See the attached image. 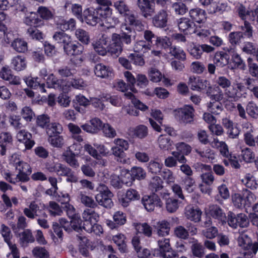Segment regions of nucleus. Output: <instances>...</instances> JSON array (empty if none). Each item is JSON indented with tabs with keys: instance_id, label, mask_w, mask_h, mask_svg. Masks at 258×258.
<instances>
[{
	"instance_id": "1",
	"label": "nucleus",
	"mask_w": 258,
	"mask_h": 258,
	"mask_svg": "<svg viewBox=\"0 0 258 258\" xmlns=\"http://www.w3.org/2000/svg\"><path fill=\"white\" fill-rule=\"evenodd\" d=\"M136 38L135 32L130 27L124 24L120 26V34H112L110 43L107 47L108 40L105 34H102L92 45L95 51L101 55H105L108 52L117 56L122 51L123 44L125 46L130 45Z\"/></svg>"
},
{
	"instance_id": "2",
	"label": "nucleus",
	"mask_w": 258,
	"mask_h": 258,
	"mask_svg": "<svg viewBox=\"0 0 258 258\" xmlns=\"http://www.w3.org/2000/svg\"><path fill=\"white\" fill-rule=\"evenodd\" d=\"M46 208V206L44 204H37L35 201H32L28 207L24 209L23 213L29 219H34L37 218L38 224L44 229H48L49 225L46 219L48 215L44 211Z\"/></svg>"
},
{
	"instance_id": "3",
	"label": "nucleus",
	"mask_w": 258,
	"mask_h": 258,
	"mask_svg": "<svg viewBox=\"0 0 258 258\" xmlns=\"http://www.w3.org/2000/svg\"><path fill=\"white\" fill-rule=\"evenodd\" d=\"M84 220L83 229L88 233H94L100 235L103 232V228L100 225L96 224L99 219L98 214L91 209H86L83 213Z\"/></svg>"
},
{
	"instance_id": "4",
	"label": "nucleus",
	"mask_w": 258,
	"mask_h": 258,
	"mask_svg": "<svg viewBox=\"0 0 258 258\" xmlns=\"http://www.w3.org/2000/svg\"><path fill=\"white\" fill-rule=\"evenodd\" d=\"M10 162L18 171L17 177L21 180V182H28L30 179L29 176L32 172L30 165L21 160L19 155L16 154L11 156Z\"/></svg>"
},
{
	"instance_id": "5",
	"label": "nucleus",
	"mask_w": 258,
	"mask_h": 258,
	"mask_svg": "<svg viewBox=\"0 0 258 258\" xmlns=\"http://www.w3.org/2000/svg\"><path fill=\"white\" fill-rule=\"evenodd\" d=\"M238 244L244 249H250L251 251L244 252L245 258H251L255 254L258 250V242L251 243V240L249 235L244 231L239 232L237 237Z\"/></svg>"
},
{
	"instance_id": "6",
	"label": "nucleus",
	"mask_w": 258,
	"mask_h": 258,
	"mask_svg": "<svg viewBox=\"0 0 258 258\" xmlns=\"http://www.w3.org/2000/svg\"><path fill=\"white\" fill-rule=\"evenodd\" d=\"M194 167L197 171L202 172L200 178L203 183L208 186L213 184L215 178L211 172L212 168L210 165L197 163L194 165Z\"/></svg>"
},
{
	"instance_id": "7",
	"label": "nucleus",
	"mask_w": 258,
	"mask_h": 258,
	"mask_svg": "<svg viewBox=\"0 0 258 258\" xmlns=\"http://www.w3.org/2000/svg\"><path fill=\"white\" fill-rule=\"evenodd\" d=\"M96 11L100 19H104L106 21V27L114 28L116 25L119 23V19L115 17H111L112 14V9L110 7L96 8Z\"/></svg>"
},
{
	"instance_id": "8",
	"label": "nucleus",
	"mask_w": 258,
	"mask_h": 258,
	"mask_svg": "<svg viewBox=\"0 0 258 258\" xmlns=\"http://www.w3.org/2000/svg\"><path fill=\"white\" fill-rule=\"evenodd\" d=\"M175 147L177 151L172 152V155L178 158L180 163H186L187 160L184 155H187L191 152V147L184 142L176 144Z\"/></svg>"
},
{
	"instance_id": "9",
	"label": "nucleus",
	"mask_w": 258,
	"mask_h": 258,
	"mask_svg": "<svg viewBox=\"0 0 258 258\" xmlns=\"http://www.w3.org/2000/svg\"><path fill=\"white\" fill-rule=\"evenodd\" d=\"M142 203L148 211H153L155 207H161L163 205L160 199L155 194H153L150 196H144L142 199Z\"/></svg>"
},
{
	"instance_id": "10",
	"label": "nucleus",
	"mask_w": 258,
	"mask_h": 258,
	"mask_svg": "<svg viewBox=\"0 0 258 258\" xmlns=\"http://www.w3.org/2000/svg\"><path fill=\"white\" fill-rule=\"evenodd\" d=\"M153 2V0H137V5L143 17H150L155 13V7L152 5Z\"/></svg>"
},
{
	"instance_id": "11",
	"label": "nucleus",
	"mask_w": 258,
	"mask_h": 258,
	"mask_svg": "<svg viewBox=\"0 0 258 258\" xmlns=\"http://www.w3.org/2000/svg\"><path fill=\"white\" fill-rule=\"evenodd\" d=\"M63 49L66 54L72 56L81 55L84 51V47L79 43L73 42L72 38L63 46Z\"/></svg>"
},
{
	"instance_id": "12",
	"label": "nucleus",
	"mask_w": 258,
	"mask_h": 258,
	"mask_svg": "<svg viewBox=\"0 0 258 258\" xmlns=\"http://www.w3.org/2000/svg\"><path fill=\"white\" fill-rule=\"evenodd\" d=\"M202 212L201 209L192 205H189L185 207L184 215L185 217L194 222H199L201 220Z\"/></svg>"
},
{
	"instance_id": "13",
	"label": "nucleus",
	"mask_w": 258,
	"mask_h": 258,
	"mask_svg": "<svg viewBox=\"0 0 258 258\" xmlns=\"http://www.w3.org/2000/svg\"><path fill=\"white\" fill-rule=\"evenodd\" d=\"M195 109L192 106L185 105L180 110V121L185 124L191 123L194 121Z\"/></svg>"
},
{
	"instance_id": "14",
	"label": "nucleus",
	"mask_w": 258,
	"mask_h": 258,
	"mask_svg": "<svg viewBox=\"0 0 258 258\" xmlns=\"http://www.w3.org/2000/svg\"><path fill=\"white\" fill-rule=\"evenodd\" d=\"M16 138L20 142L25 144L26 149H31L35 144L34 140H32V135L25 130H20L16 135Z\"/></svg>"
},
{
	"instance_id": "15",
	"label": "nucleus",
	"mask_w": 258,
	"mask_h": 258,
	"mask_svg": "<svg viewBox=\"0 0 258 258\" xmlns=\"http://www.w3.org/2000/svg\"><path fill=\"white\" fill-rule=\"evenodd\" d=\"M13 145V137L9 132H3L0 134V154L2 156L6 154L10 146Z\"/></svg>"
},
{
	"instance_id": "16",
	"label": "nucleus",
	"mask_w": 258,
	"mask_h": 258,
	"mask_svg": "<svg viewBox=\"0 0 258 258\" xmlns=\"http://www.w3.org/2000/svg\"><path fill=\"white\" fill-rule=\"evenodd\" d=\"M83 15L84 21L88 25L95 26L100 21L95 9L88 8L84 11Z\"/></svg>"
},
{
	"instance_id": "17",
	"label": "nucleus",
	"mask_w": 258,
	"mask_h": 258,
	"mask_svg": "<svg viewBox=\"0 0 258 258\" xmlns=\"http://www.w3.org/2000/svg\"><path fill=\"white\" fill-rule=\"evenodd\" d=\"M168 14L164 10H160L152 18L153 25L157 28H164L167 26Z\"/></svg>"
},
{
	"instance_id": "18",
	"label": "nucleus",
	"mask_w": 258,
	"mask_h": 258,
	"mask_svg": "<svg viewBox=\"0 0 258 258\" xmlns=\"http://www.w3.org/2000/svg\"><path fill=\"white\" fill-rule=\"evenodd\" d=\"M48 88H53L55 89L62 90L63 92L67 90L65 88L66 82L63 80L58 79L53 74L49 75L46 81Z\"/></svg>"
},
{
	"instance_id": "19",
	"label": "nucleus",
	"mask_w": 258,
	"mask_h": 258,
	"mask_svg": "<svg viewBox=\"0 0 258 258\" xmlns=\"http://www.w3.org/2000/svg\"><path fill=\"white\" fill-rule=\"evenodd\" d=\"M179 30L186 34H191L195 32V24L186 18H182L177 21Z\"/></svg>"
},
{
	"instance_id": "20",
	"label": "nucleus",
	"mask_w": 258,
	"mask_h": 258,
	"mask_svg": "<svg viewBox=\"0 0 258 258\" xmlns=\"http://www.w3.org/2000/svg\"><path fill=\"white\" fill-rule=\"evenodd\" d=\"M0 77L3 80L8 81L11 84L19 85L21 80L19 77L14 76L11 69L3 67L0 71Z\"/></svg>"
},
{
	"instance_id": "21",
	"label": "nucleus",
	"mask_w": 258,
	"mask_h": 258,
	"mask_svg": "<svg viewBox=\"0 0 258 258\" xmlns=\"http://www.w3.org/2000/svg\"><path fill=\"white\" fill-rule=\"evenodd\" d=\"M206 89V94L211 100L221 101L223 99L224 94L218 86H212L209 83Z\"/></svg>"
},
{
	"instance_id": "22",
	"label": "nucleus",
	"mask_w": 258,
	"mask_h": 258,
	"mask_svg": "<svg viewBox=\"0 0 258 258\" xmlns=\"http://www.w3.org/2000/svg\"><path fill=\"white\" fill-rule=\"evenodd\" d=\"M158 248H155L153 251V255L157 257L161 253H163L168 249H170L171 247L170 239L164 237H160L157 240Z\"/></svg>"
},
{
	"instance_id": "23",
	"label": "nucleus",
	"mask_w": 258,
	"mask_h": 258,
	"mask_svg": "<svg viewBox=\"0 0 258 258\" xmlns=\"http://www.w3.org/2000/svg\"><path fill=\"white\" fill-rule=\"evenodd\" d=\"M190 88L192 90L202 91L206 90L209 85V82L205 79L190 77L189 80Z\"/></svg>"
},
{
	"instance_id": "24",
	"label": "nucleus",
	"mask_w": 258,
	"mask_h": 258,
	"mask_svg": "<svg viewBox=\"0 0 258 258\" xmlns=\"http://www.w3.org/2000/svg\"><path fill=\"white\" fill-rule=\"evenodd\" d=\"M94 73L97 77L101 78L111 77L113 74L112 69L110 67L102 63H98L95 66Z\"/></svg>"
},
{
	"instance_id": "25",
	"label": "nucleus",
	"mask_w": 258,
	"mask_h": 258,
	"mask_svg": "<svg viewBox=\"0 0 258 258\" xmlns=\"http://www.w3.org/2000/svg\"><path fill=\"white\" fill-rule=\"evenodd\" d=\"M209 214L214 218L218 219L222 223L226 222V217L222 209L218 206L213 205L209 207Z\"/></svg>"
},
{
	"instance_id": "26",
	"label": "nucleus",
	"mask_w": 258,
	"mask_h": 258,
	"mask_svg": "<svg viewBox=\"0 0 258 258\" xmlns=\"http://www.w3.org/2000/svg\"><path fill=\"white\" fill-rule=\"evenodd\" d=\"M210 145L213 148L218 149L223 156L229 158V156L231 155L228 146L225 142L219 141L217 138H214L211 142Z\"/></svg>"
},
{
	"instance_id": "27",
	"label": "nucleus",
	"mask_w": 258,
	"mask_h": 258,
	"mask_svg": "<svg viewBox=\"0 0 258 258\" xmlns=\"http://www.w3.org/2000/svg\"><path fill=\"white\" fill-rule=\"evenodd\" d=\"M237 12L239 17L242 19H245L246 16L248 15L252 21H254L255 17H256V21L258 23V7L255 9L254 11H246L245 8L242 5H238L237 7Z\"/></svg>"
},
{
	"instance_id": "28",
	"label": "nucleus",
	"mask_w": 258,
	"mask_h": 258,
	"mask_svg": "<svg viewBox=\"0 0 258 258\" xmlns=\"http://www.w3.org/2000/svg\"><path fill=\"white\" fill-rule=\"evenodd\" d=\"M26 58L21 55L14 56L11 60V67L16 71H21L27 67Z\"/></svg>"
},
{
	"instance_id": "29",
	"label": "nucleus",
	"mask_w": 258,
	"mask_h": 258,
	"mask_svg": "<svg viewBox=\"0 0 258 258\" xmlns=\"http://www.w3.org/2000/svg\"><path fill=\"white\" fill-rule=\"evenodd\" d=\"M229 59V56L226 52L218 51L215 54L214 63L217 67L223 68L228 64Z\"/></svg>"
},
{
	"instance_id": "30",
	"label": "nucleus",
	"mask_w": 258,
	"mask_h": 258,
	"mask_svg": "<svg viewBox=\"0 0 258 258\" xmlns=\"http://www.w3.org/2000/svg\"><path fill=\"white\" fill-rule=\"evenodd\" d=\"M170 229L169 223L165 220L158 222L156 227L157 234L160 237H164L168 235Z\"/></svg>"
},
{
	"instance_id": "31",
	"label": "nucleus",
	"mask_w": 258,
	"mask_h": 258,
	"mask_svg": "<svg viewBox=\"0 0 258 258\" xmlns=\"http://www.w3.org/2000/svg\"><path fill=\"white\" fill-rule=\"evenodd\" d=\"M108 196L106 195H101L97 194L95 196V199L97 202L100 205L106 208H110L113 205L112 201V198L113 196L111 192V195L108 194Z\"/></svg>"
},
{
	"instance_id": "32",
	"label": "nucleus",
	"mask_w": 258,
	"mask_h": 258,
	"mask_svg": "<svg viewBox=\"0 0 258 258\" xmlns=\"http://www.w3.org/2000/svg\"><path fill=\"white\" fill-rule=\"evenodd\" d=\"M24 22L26 25L32 26L33 28L39 27L42 24L41 20L33 12H30L26 15Z\"/></svg>"
},
{
	"instance_id": "33",
	"label": "nucleus",
	"mask_w": 258,
	"mask_h": 258,
	"mask_svg": "<svg viewBox=\"0 0 258 258\" xmlns=\"http://www.w3.org/2000/svg\"><path fill=\"white\" fill-rule=\"evenodd\" d=\"M190 18L196 22L200 23L206 19V12L200 8L193 9L189 11Z\"/></svg>"
},
{
	"instance_id": "34",
	"label": "nucleus",
	"mask_w": 258,
	"mask_h": 258,
	"mask_svg": "<svg viewBox=\"0 0 258 258\" xmlns=\"http://www.w3.org/2000/svg\"><path fill=\"white\" fill-rule=\"evenodd\" d=\"M11 46L19 53H24L28 50L27 42L21 38L15 39L12 42Z\"/></svg>"
},
{
	"instance_id": "35",
	"label": "nucleus",
	"mask_w": 258,
	"mask_h": 258,
	"mask_svg": "<svg viewBox=\"0 0 258 258\" xmlns=\"http://www.w3.org/2000/svg\"><path fill=\"white\" fill-rule=\"evenodd\" d=\"M191 251L194 256L202 258L205 254V247L197 239H195L191 246Z\"/></svg>"
},
{
	"instance_id": "36",
	"label": "nucleus",
	"mask_w": 258,
	"mask_h": 258,
	"mask_svg": "<svg viewBox=\"0 0 258 258\" xmlns=\"http://www.w3.org/2000/svg\"><path fill=\"white\" fill-rule=\"evenodd\" d=\"M63 130L62 125L58 122H51L46 128V133L48 136L61 134Z\"/></svg>"
},
{
	"instance_id": "37",
	"label": "nucleus",
	"mask_w": 258,
	"mask_h": 258,
	"mask_svg": "<svg viewBox=\"0 0 258 258\" xmlns=\"http://www.w3.org/2000/svg\"><path fill=\"white\" fill-rule=\"evenodd\" d=\"M79 198L81 203L85 206L90 208V209L94 210L95 208L98 207L97 203L92 197L84 194L82 192H80Z\"/></svg>"
},
{
	"instance_id": "38",
	"label": "nucleus",
	"mask_w": 258,
	"mask_h": 258,
	"mask_svg": "<svg viewBox=\"0 0 258 258\" xmlns=\"http://www.w3.org/2000/svg\"><path fill=\"white\" fill-rule=\"evenodd\" d=\"M220 101H213L209 103L207 105L209 111L216 115L224 112L223 105Z\"/></svg>"
},
{
	"instance_id": "39",
	"label": "nucleus",
	"mask_w": 258,
	"mask_h": 258,
	"mask_svg": "<svg viewBox=\"0 0 258 258\" xmlns=\"http://www.w3.org/2000/svg\"><path fill=\"white\" fill-rule=\"evenodd\" d=\"M159 148L164 151H168L172 148L173 142L167 136L161 135L158 139Z\"/></svg>"
},
{
	"instance_id": "40",
	"label": "nucleus",
	"mask_w": 258,
	"mask_h": 258,
	"mask_svg": "<svg viewBox=\"0 0 258 258\" xmlns=\"http://www.w3.org/2000/svg\"><path fill=\"white\" fill-rule=\"evenodd\" d=\"M111 151L112 154L114 156L115 159L117 162L122 163H127V160L125 158V154L124 151L115 145L111 147Z\"/></svg>"
},
{
	"instance_id": "41",
	"label": "nucleus",
	"mask_w": 258,
	"mask_h": 258,
	"mask_svg": "<svg viewBox=\"0 0 258 258\" xmlns=\"http://www.w3.org/2000/svg\"><path fill=\"white\" fill-rule=\"evenodd\" d=\"M64 160L74 168H78L80 165L75 157V154L71 151H67L63 155Z\"/></svg>"
},
{
	"instance_id": "42",
	"label": "nucleus",
	"mask_w": 258,
	"mask_h": 258,
	"mask_svg": "<svg viewBox=\"0 0 258 258\" xmlns=\"http://www.w3.org/2000/svg\"><path fill=\"white\" fill-rule=\"evenodd\" d=\"M135 227L138 233L143 234L148 237H151L152 235V228L148 223H137Z\"/></svg>"
},
{
	"instance_id": "43",
	"label": "nucleus",
	"mask_w": 258,
	"mask_h": 258,
	"mask_svg": "<svg viewBox=\"0 0 258 258\" xmlns=\"http://www.w3.org/2000/svg\"><path fill=\"white\" fill-rule=\"evenodd\" d=\"M200 2L202 5L207 7L209 13H215L221 10L220 7L213 0H200Z\"/></svg>"
},
{
	"instance_id": "44",
	"label": "nucleus",
	"mask_w": 258,
	"mask_h": 258,
	"mask_svg": "<svg viewBox=\"0 0 258 258\" xmlns=\"http://www.w3.org/2000/svg\"><path fill=\"white\" fill-rule=\"evenodd\" d=\"M38 78L37 77L28 78L26 80V83L28 86L33 89H38L39 91L41 92V93L46 92V90L45 88V84L44 83L40 84L38 81Z\"/></svg>"
},
{
	"instance_id": "45",
	"label": "nucleus",
	"mask_w": 258,
	"mask_h": 258,
	"mask_svg": "<svg viewBox=\"0 0 258 258\" xmlns=\"http://www.w3.org/2000/svg\"><path fill=\"white\" fill-rule=\"evenodd\" d=\"M60 135L58 134L48 137V142L52 147L60 148L63 146L64 144V138Z\"/></svg>"
},
{
	"instance_id": "46",
	"label": "nucleus",
	"mask_w": 258,
	"mask_h": 258,
	"mask_svg": "<svg viewBox=\"0 0 258 258\" xmlns=\"http://www.w3.org/2000/svg\"><path fill=\"white\" fill-rule=\"evenodd\" d=\"M195 152L202 158L212 161L215 159V153L210 148L207 147L203 150L195 149Z\"/></svg>"
},
{
	"instance_id": "47",
	"label": "nucleus",
	"mask_w": 258,
	"mask_h": 258,
	"mask_svg": "<svg viewBox=\"0 0 258 258\" xmlns=\"http://www.w3.org/2000/svg\"><path fill=\"white\" fill-rule=\"evenodd\" d=\"M71 38V36L62 31L56 32L53 35L54 40L57 43L61 44L62 46L66 44Z\"/></svg>"
},
{
	"instance_id": "48",
	"label": "nucleus",
	"mask_w": 258,
	"mask_h": 258,
	"mask_svg": "<svg viewBox=\"0 0 258 258\" xmlns=\"http://www.w3.org/2000/svg\"><path fill=\"white\" fill-rule=\"evenodd\" d=\"M232 200L234 206L238 208H242L247 206V204L241 192L233 194L232 196Z\"/></svg>"
},
{
	"instance_id": "49",
	"label": "nucleus",
	"mask_w": 258,
	"mask_h": 258,
	"mask_svg": "<svg viewBox=\"0 0 258 258\" xmlns=\"http://www.w3.org/2000/svg\"><path fill=\"white\" fill-rule=\"evenodd\" d=\"M48 209L50 215L52 216H60L63 211L59 205L54 201H50L49 203V206H46V209Z\"/></svg>"
},
{
	"instance_id": "50",
	"label": "nucleus",
	"mask_w": 258,
	"mask_h": 258,
	"mask_svg": "<svg viewBox=\"0 0 258 258\" xmlns=\"http://www.w3.org/2000/svg\"><path fill=\"white\" fill-rule=\"evenodd\" d=\"M149 188L153 192H157L163 188L162 181L160 177L154 176L150 180Z\"/></svg>"
},
{
	"instance_id": "51",
	"label": "nucleus",
	"mask_w": 258,
	"mask_h": 258,
	"mask_svg": "<svg viewBox=\"0 0 258 258\" xmlns=\"http://www.w3.org/2000/svg\"><path fill=\"white\" fill-rule=\"evenodd\" d=\"M113 6L118 13L123 16H127L130 12L128 6L122 1H118L114 3Z\"/></svg>"
},
{
	"instance_id": "52",
	"label": "nucleus",
	"mask_w": 258,
	"mask_h": 258,
	"mask_svg": "<svg viewBox=\"0 0 258 258\" xmlns=\"http://www.w3.org/2000/svg\"><path fill=\"white\" fill-rule=\"evenodd\" d=\"M125 237L123 234H119L113 236L112 240L118 247L121 252H124L126 250V245L125 244Z\"/></svg>"
},
{
	"instance_id": "53",
	"label": "nucleus",
	"mask_w": 258,
	"mask_h": 258,
	"mask_svg": "<svg viewBox=\"0 0 258 258\" xmlns=\"http://www.w3.org/2000/svg\"><path fill=\"white\" fill-rule=\"evenodd\" d=\"M246 110L249 116L256 119L258 117V106L253 101L248 102L246 106Z\"/></svg>"
},
{
	"instance_id": "54",
	"label": "nucleus",
	"mask_w": 258,
	"mask_h": 258,
	"mask_svg": "<svg viewBox=\"0 0 258 258\" xmlns=\"http://www.w3.org/2000/svg\"><path fill=\"white\" fill-rule=\"evenodd\" d=\"M64 7L67 9L68 7H71L72 12L74 15L78 19L82 18V7L81 5L78 4H72L69 2L66 3Z\"/></svg>"
},
{
	"instance_id": "55",
	"label": "nucleus",
	"mask_w": 258,
	"mask_h": 258,
	"mask_svg": "<svg viewBox=\"0 0 258 258\" xmlns=\"http://www.w3.org/2000/svg\"><path fill=\"white\" fill-rule=\"evenodd\" d=\"M132 175H128L129 176L134 177L138 180H141L144 179L146 176V171L141 167H134L131 169Z\"/></svg>"
},
{
	"instance_id": "56",
	"label": "nucleus",
	"mask_w": 258,
	"mask_h": 258,
	"mask_svg": "<svg viewBox=\"0 0 258 258\" xmlns=\"http://www.w3.org/2000/svg\"><path fill=\"white\" fill-rule=\"evenodd\" d=\"M243 38V34L241 32H233L229 34L228 39L232 45L239 44Z\"/></svg>"
},
{
	"instance_id": "57",
	"label": "nucleus",
	"mask_w": 258,
	"mask_h": 258,
	"mask_svg": "<svg viewBox=\"0 0 258 258\" xmlns=\"http://www.w3.org/2000/svg\"><path fill=\"white\" fill-rule=\"evenodd\" d=\"M77 38L84 44H87L90 41V37L87 32L82 29H78L75 32Z\"/></svg>"
},
{
	"instance_id": "58",
	"label": "nucleus",
	"mask_w": 258,
	"mask_h": 258,
	"mask_svg": "<svg viewBox=\"0 0 258 258\" xmlns=\"http://www.w3.org/2000/svg\"><path fill=\"white\" fill-rule=\"evenodd\" d=\"M178 200L168 198L166 200V208L169 213L175 212L178 208Z\"/></svg>"
},
{
	"instance_id": "59",
	"label": "nucleus",
	"mask_w": 258,
	"mask_h": 258,
	"mask_svg": "<svg viewBox=\"0 0 258 258\" xmlns=\"http://www.w3.org/2000/svg\"><path fill=\"white\" fill-rule=\"evenodd\" d=\"M247 62L250 75L253 77L258 78V65L253 62V59L250 57L247 58Z\"/></svg>"
},
{
	"instance_id": "60",
	"label": "nucleus",
	"mask_w": 258,
	"mask_h": 258,
	"mask_svg": "<svg viewBox=\"0 0 258 258\" xmlns=\"http://www.w3.org/2000/svg\"><path fill=\"white\" fill-rule=\"evenodd\" d=\"M241 156L243 160L247 163H251L255 160V154L248 148H245L242 150Z\"/></svg>"
},
{
	"instance_id": "61",
	"label": "nucleus",
	"mask_w": 258,
	"mask_h": 258,
	"mask_svg": "<svg viewBox=\"0 0 258 258\" xmlns=\"http://www.w3.org/2000/svg\"><path fill=\"white\" fill-rule=\"evenodd\" d=\"M170 54L176 58L184 60L186 59V54L183 49L179 47H171L170 48Z\"/></svg>"
},
{
	"instance_id": "62",
	"label": "nucleus",
	"mask_w": 258,
	"mask_h": 258,
	"mask_svg": "<svg viewBox=\"0 0 258 258\" xmlns=\"http://www.w3.org/2000/svg\"><path fill=\"white\" fill-rule=\"evenodd\" d=\"M241 192L247 204V207H249L255 202L256 197L250 190L247 189H243Z\"/></svg>"
},
{
	"instance_id": "63",
	"label": "nucleus",
	"mask_w": 258,
	"mask_h": 258,
	"mask_svg": "<svg viewBox=\"0 0 258 258\" xmlns=\"http://www.w3.org/2000/svg\"><path fill=\"white\" fill-rule=\"evenodd\" d=\"M162 167V163L155 160L150 161L148 166L149 171L154 174L160 173Z\"/></svg>"
},
{
	"instance_id": "64",
	"label": "nucleus",
	"mask_w": 258,
	"mask_h": 258,
	"mask_svg": "<svg viewBox=\"0 0 258 258\" xmlns=\"http://www.w3.org/2000/svg\"><path fill=\"white\" fill-rule=\"evenodd\" d=\"M36 124L42 128H46L50 124V117L48 115L41 114L38 115L36 119Z\"/></svg>"
}]
</instances>
